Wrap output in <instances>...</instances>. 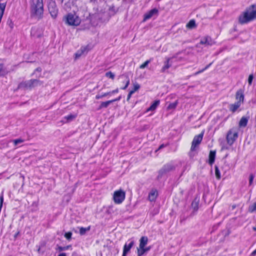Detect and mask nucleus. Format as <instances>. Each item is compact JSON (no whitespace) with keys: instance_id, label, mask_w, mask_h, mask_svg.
<instances>
[{"instance_id":"2f4dec72","label":"nucleus","mask_w":256,"mask_h":256,"mask_svg":"<svg viewBox=\"0 0 256 256\" xmlns=\"http://www.w3.org/2000/svg\"><path fill=\"white\" fill-rule=\"evenodd\" d=\"M7 24L10 26V30L14 28V23L11 19L8 18L6 22Z\"/></svg>"},{"instance_id":"cd10ccee","label":"nucleus","mask_w":256,"mask_h":256,"mask_svg":"<svg viewBox=\"0 0 256 256\" xmlns=\"http://www.w3.org/2000/svg\"><path fill=\"white\" fill-rule=\"evenodd\" d=\"M144 248H138V256H142L144 253L145 252Z\"/></svg>"},{"instance_id":"37998d69","label":"nucleus","mask_w":256,"mask_h":256,"mask_svg":"<svg viewBox=\"0 0 256 256\" xmlns=\"http://www.w3.org/2000/svg\"><path fill=\"white\" fill-rule=\"evenodd\" d=\"M133 94H134V91H132V90H130V92H129V94H128V96L127 100H128L130 99V97H131L132 95Z\"/></svg>"},{"instance_id":"b1692460","label":"nucleus","mask_w":256,"mask_h":256,"mask_svg":"<svg viewBox=\"0 0 256 256\" xmlns=\"http://www.w3.org/2000/svg\"><path fill=\"white\" fill-rule=\"evenodd\" d=\"M215 174L216 178L220 180L221 178L220 171L218 166H215Z\"/></svg>"},{"instance_id":"39448f33","label":"nucleus","mask_w":256,"mask_h":256,"mask_svg":"<svg viewBox=\"0 0 256 256\" xmlns=\"http://www.w3.org/2000/svg\"><path fill=\"white\" fill-rule=\"evenodd\" d=\"M66 22L70 26H77L80 23V18L73 14H68L66 17Z\"/></svg>"},{"instance_id":"f03ea898","label":"nucleus","mask_w":256,"mask_h":256,"mask_svg":"<svg viewBox=\"0 0 256 256\" xmlns=\"http://www.w3.org/2000/svg\"><path fill=\"white\" fill-rule=\"evenodd\" d=\"M256 18V6L252 5L243 14L240 16L239 22L240 24H245Z\"/></svg>"},{"instance_id":"c756f323","label":"nucleus","mask_w":256,"mask_h":256,"mask_svg":"<svg viewBox=\"0 0 256 256\" xmlns=\"http://www.w3.org/2000/svg\"><path fill=\"white\" fill-rule=\"evenodd\" d=\"M15 146H17L19 144H21L24 142V140L22 138H18L16 140H12Z\"/></svg>"},{"instance_id":"9b49d317","label":"nucleus","mask_w":256,"mask_h":256,"mask_svg":"<svg viewBox=\"0 0 256 256\" xmlns=\"http://www.w3.org/2000/svg\"><path fill=\"white\" fill-rule=\"evenodd\" d=\"M158 10L156 8L151 10L144 15V21H146L154 16H158Z\"/></svg>"},{"instance_id":"58836bf2","label":"nucleus","mask_w":256,"mask_h":256,"mask_svg":"<svg viewBox=\"0 0 256 256\" xmlns=\"http://www.w3.org/2000/svg\"><path fill=\"white\" fill-rule=\"evenodd\" d=\"M129 84H130V79L128 76H126V84H125V86L122 88V90H126Z\"/></svg>"},{"instance_id":"2eb2a0df","label":"nucleus","mask_w":256,"mask_h":256,"mask_svg":"<svg viewBox=\"0 0 256 256\" xmlns=\"http://www.w3.org/2000/svg\"><path fill=\"white\" fill-rule=\"evenodd\" d=\"M216 154V151L210 150V152L208 156V163L210 165H212L214 162Z\"/></svg>"},{"instance_id":"ea45409f","label":"nucleus","mask_w":256,"mask_h":256,"mask_svg":"<svg viewBox=\"0 0 256 256\" xmlns=\"http://www.w3.org/2000/svg\"><path fill=\"white\" fill-rule=\"evenodd\" d=\"M253 78H254L253 74H250L248 78V82L249 85L252 84V82Z\"/></svg>"},{"instance_id":"7ed1b4c3","label":"nucleus","mask_w":256,"mask_h":256,"mask_svg":"<svg viewBox=\"0 0 256 256\" xmlns=\"http://www.w3.org/2000/svg\"><path fill=\"white\" fill-rule=\"evenodd\" d=\"M42 84L43 82L38 80L31 79L20 82L18 86V88L24 90H32V88L42 86Z\"/></svg>"},{"instance_id":"79ce46f5","label":"nucleus","mask_w":256,"mask_h":256,"mask_svg":"<svg viewBox=\"0 0 256 256\" xmlns=\"http://www.w3.org/2000/svg\"><path fill=\"white\" fill-rule=\"evenodd\" d=\"M254 178V174H250V178H249V184H252V181H253Z\"/></svg>"},{"instance_id":"9d476101","label":"nucleus","mask_w":256,"mask_h":256,"mask_svg":"<svg viewBox=\"0 0 256 256\" xmlns=\"http://www.w3.org/2000/svg\"><path fill=\"white\" fill-rule=\"evenodd\" d=\"M204 132H202L200 134H199L196 136L192 142V146L190 148L191 151H194L195 150V148L197 146L200 144L201 142L202 138L204 136Z\"/></svg>"},{"instance_id":"a211bd4d","label":"nucleus","mask_w":256,"mask_h":256,"mask_svg":"<svg viewBox=\"0 0 256 256\" xmlns=\"http://www.w3.org/2000/svg\"><path fill=\"white\" fill-rule=\"evenodd\" d=\"M248 122V118L246 117H242L239 122L240 127H246Z\"/></svg>"},{"instance_id":"412c9836","label":"nucleus","mask_w":256,"mask_h":256,"mask_svg":"<svg viewBox=\"0 0 256 256\" xmlns=\"http://www.w3.org/2000/svg\"><path fill=\"white\" fill-rule=\"evenodd\" d=\"M112 104V101L108 100L106 102H102L99 106L98 110H101L102 108H106L108 106Z\"/></svg>"},{"instance_id":"f3484780","label":"nucleus","mask_w":256,"mask_h":256,"mask_svg":"<svg viewBox=\"0 0 256 256\" xmlns=\"http://www.w3.org/2000/svg\"><path fill=\"white\" fill-rule=\"evenodd\" d=\"M240 105L241 104H240V102H236L234 104H231L230 106V110L232 112H234L240 108Z\"/></svg>"},{"instance_id":"a18cd8bd","label":"nucleus","mask_w":256,"mask_h":256,"mask_svg":"<svg viewBox=\"0 0 256 256\" xmlns=\"http://www.w3.org/2000/svg\"><path fill=\"white\" fill-rule=\"evenodd\" d=\"M120 98H121V97L119 96L118 98H116L110 100V101H112V102H116V101L120 100Z\"/></svg>"},{"instance_id":"dca6fc26","label":"nucleus","mask_w":256,"mask_h":256,"mask_svg":"<svg viewBox=\"0 0 256 256\" xmlns=\"http://www.w3.org/2000/svg\"><path fill=\"white\" fill-rule=\"evenodd\" d=\"M140 243L139 247L140 248H144L147 244L148 238L146 236H142L140 239Z\"/></svg>"},{"instance_id":"f257e3e1","label":"nucleus","mask_w":256,"mask_h":256,"mask_svg":"<svg viewBox=\"0 0 256 256\" xmlns=\"http://www.w3.org/2000/svg\"><path fill=\"white\" fill-rule=\"evenodd\" d=\"M30 12L31 16L40 20L44 16L43 0H30Z\"/></svg>"},{"instance_id":"4be33fe9","label":"nucleus","mask_w":256,"mask_h":256,"mask_svg":"<svg viewBox=\"0 0 256 256\" xmlns=\"http://www.w3.org/2000/svg\"><path fill=\"white\" fill-rule=\"evenodd\" d=\"M186 28L190 29H193L196 27V22L194 20H191L186 24Z\"/></svg>"},{"instance_id":"3c124183","label":"nucleus","mask_w":256,"mask_h":256,"mask_svg":"<svg viewBox=\"0 0 256 256\" xmlns=\"http://www.w3.org/2000/svg\"><path fill=\"white\" fill-rule=\"evenodd\" d=\"M2 68H3V64H0V72H2Z\"/></svg>"},{"instance_id":"c03bdc74","label":"nucleus","mask_w":256,"mask_h":256,"mask_svg":"<svg viewBox=\"0 0 256 256\" xmlns=\"http://www.w3.org/2000/svg\"><path fill=\"white\" fill-rule=\"evenodd\" d=\"M118 92V88H116L114 90H112V92H108V93H110V94H113L114 93H117Z\"/></svg>"},{"instance_id":"f8f14e48","label":"nucleus","mask_w":256,"mask_h":256,"mask_svg":"<svg viewBox=\"0 0 256 256\" xmlns=\"http://www.w3.org/2000/svg\"><path fill=\"white\" fill-rule=\"evenodd\" d=\"M236 98L238 100L237 102H240V104L243 103L244 100V94L242 90L240 89L237 91L236 95Z\"/></svg>"},{"instance_id":"5fc2aeb1","label":"nucleus","mask_w":256,"mask_h":256,"mask_svg":"<svg viewBox=\"0 0 256 256\" xmlns=\"http://www.w3.org/2000/svg\"><path fill=\"white\" fill-rule=\"evenodd\" d=\"M150 250V247L144 248L145 252H147Z\"/></svg>"},{"instance_id":"a878e982","label":"nucleus","mask_w":256,"mask_h":256,"mask_svg":"<svg viewBox=\"0 0 256 256\" xmlns=\"http://www.w3.org/2000/svg\"><path fill=\"white\" fill-rule=\"evenodd\" d=\"M256 210V202L250 205L248 208V211L250 212H252Z\"/></svg>"},{"instance_id":"423d86ee","label":"nucleus","mask_w":256,"mask_h":256,"mask_svg":"<svg viewBox=\"0 0 256 256\" xmlns=\"http://www.w3.org/2000/svg\"><path fill=\"white\" fill-rule=\"evenodd\" d=\"M175 169L174 166L170 163L164 164L158 171V178H160L162 176L174 170Z\"/></svg>"},{"instance_id":"de8ad7c7","label":"nucleus","mask_w":256,"mask_h":256,"mask_svg":"<svg viewBox=\"0 0 256 256\" xmlns=\"http://www.w3.org/2000/svg\"><path fill=\"white\" fill-rule=\"evenodd\" d=\"M3 200H4V198H3V196H2L0 198V207L2 208V202H3Z\"/></svg>"},{"instance_id":"473e14b6","label":"nucleus","mask_w":256,"mask_h":256,"mask_svg":"<svg viewBox=\"0 0 256 256\" xmlns=\"http://www.w3.org/2000/svg\"><path fill=\"white\" fill-rule=\"evenodd\" d=\"M106 76L110 78H112V80H114V74L111 72H106Z\"/></svg>"},{"instance_id":"4c0bfd02","label":"nucleus","mask_w":256,"mask_h":256,"mask_svg":"<svg viewBox=\"0 0 256 256\" xmlns=\"http://www.w3.org/2000/svg\"><path fill=\"white\" fill-rule=\"evenodd\" d=\"M72 233L71 232H68L64 234V237L68 240H70L72 238Z\"/></svg>"},{"instance_id":"20e7f679","label":"nucleus","mask_w":256,"mask_h":256,"mask_svg":"<svg viewBox=\"0 0 256 256\" xmlns=\"http://www.w3.org/2000/svg\"><path fill=\"white\" fill-rule=\"evenodd\" d=\"M238 137V131L236 128H232L228 130L226 135V140L228 144L232 145Z\"/></svg>"},{"instance_id":"c85d7f7f","label":"nucleus","mask_w":256,"mask_h":256,"mask_svg":"<svg viewBox=\"0 0 256 256\" xmlns=\"http://www.w3.org/2000/svg\"><path fill=\"white\" fill-rule=\"evenodd\" d=\"M71 248L70 245L67 246H59L58 247L57 250H58L59 251H63V250H68V248Z\"/></svg>"},{"instance_id":"72a5a7b5","label":"nucleus","mask_w":256,"mask_h":256,"mask_svg":"<svg viewBox=\"0 0 256 256\" xmlns=\"http://www.w3.org/2000/svg\"><path fill=\"white\" fill-rule=\"evenodd\" d=\"M109 94H110V93H108V92L104 93V94H102V95L97 94L96 96V99L98 100V99L102 98L103 97L106 96H108Z\"/></svg>"},{"instance_id":"6e6552de","label":"nucleus","mask_w":256,"mask_h":256,"mask_svg":"<svg viewBox=\"0 0 256 256\" xmlns=\"http://www.w3.org/2000/svg\"><path fill=\"white\" fill-rule=\"evenodd\" d=\"M215 42L209 36H206L202 38L200 42L196 45V48H200L201 44L204 45L205 46H212L215 44Z\"/></svg>"},{"instance_id":"c9c22d12","label":"nucleus","mask_w":256,"mask_h":256,"mask_svg":"<svg viewBox=\"0 0 256 256\" xmlns=\"http://www.w3.org/2000/svg\"><path fill=\"white\" fill-rule=\"evenodd\" d=\"M140 88V84H138V83H135L134 84V88L133 90H132V91H134V92L138 90Z\"/></svg>"},{"instance_id":"49530a36","label":"nucleus","mask_w":256,"mask_h":256,"mask_svg":"<svg viewBox=\"0 0 256 256\" xmlns=\"http://www.w3.org/2000/svg\"><path fill=\"white\" fill-rule=\"evenodd\" d=\"M120 98H121V97L119 96L118 98H116L110 100V101H112V102H116V101L120 100Z\"/></svg>"},{"instance_id":"ddd939ff","label":"nucleus","mask_w":256,"mask_h":256,"mask_svg":"<svg viewBox=\"0 0 256 256\" xmlns=\"http://www.w3.org/2000/svg\"><path fill=\"white\" fill-rule=\"evenodd\" d=\"M134 244V242L131 241L128 244H126L124 246L123 254L122 256H126L127 253Z\"/></svg>"},{"instance_id":"603ef678","label":"nucleus","mask_w":256,"mask_h":256,"mask_svg":"<svg viewBox=\"0 0 256 256\" xmlns=\"http://www.w3.org/2000/svg\"><path fill=\"white\" fill-rule=\"evenodd\" d=\"M256 254V251L254 250V252H252L251 254V256H254Z\"/></svg>"},{"instance_id":"864d4df0","label":"nucleus","mask_w":256,"mask_h":256,"mask_svg":"<svg viewBox=\"0 0 256 256\" xmlns=\"http://www.w3.org/2000/svg\"><path fill=\"white\" fill-rule=\"evenodd\" d=\"M58 256H66L65 253H61Z\"/></svg>"},{"instance_id":"e433bc0d","label":"nucleus","mask_w":256,"mask_h":256,"mask_svg":"<svg viewBox=\"0 0 256 256\" xmlns=\"http://www.w3.org/2000/svg\"><path fill=\"white\" fill-rule=\"evenodd\" d=\"M85 50H86V48H82L80 52H76V58H78L79 57H80L81 56V55L84 52Z\"/></svg>"},{"instance_id":"13d9d810","label":"nucleus","mask_w":256,"mask_h":256,"mask_svg":"<svg viewBox=\"0 0 256 256\" xmlns=\"http://www.w3.org/2000/svg\"><path fill=\"white\" fill-rule=\"evenodd\" d=\"M176 55H174V56H173L172 58H176Z\"/></svg>"},{"instance_id":"a19ab883","label":"nucleus","mask_w":256,"mask_h":256,"mask_svg":"<svg viewBox=\"0 0 256 256\" xmlns=\"http://www.w3.org/2000/svg\"><path fill=\"white\" fill-rule=\"evenodd\" d=\"M212 64V63H210L209 64L207 65L204 69L202 70H201L199 71V72H196V74H198L200 73H201L202 72H203L204 70H206L207 68H208Z\"/></svg>"},{"instance_id":"7c9ffc66","label":"nucleus","mask_w":256,"mask_h":256,"mask_svg":"<svg viewBox=\"0 0 256 256\" xmlns=\"http://www.w3.org/2000/svg\"><path fill=\"white\" fill-rule=\"evenodd\" d=\"M150 60H146L144 64H142L140 66V69H144V68L148 66V65L150 62Z\"/></svg>"},{"instance_id":"8fccbe9b","label":"nucleus","mask_w":256,"mask_h":256,"mask_svg":"<svg viewBox=\"0 0 256 256\" xmlns=\"http://www.w3.org/2000/svg\"><path fill=\"white\" fill-rule=\"evenodd\" d=\"M165 146V145L164 144H161L158 150L162 149V148H164Z\"/></svg>"},{"instance_id":"6e6d98bb","label":"nucleus","mask_w":256,"mask_h":256,"mask_svg":"<svg viewBox=\"0 0 256 256\" xmlns=\"http://www.w3.org/2000/svg\"><path fill=\"white\" fill-rule=\"evenodd\" d=\"M236 208V205H233V206H232V210L234 209V208Z\"/></svg>"},{"instance_id":"5701e85b","label":"nucleus","mask_w":256,"mask_h":256,"mask_svg":"<svg viewBox=\"0 0 256 256\" xmlns=\"http://www.w3.org/2000/svg\"><path fill=\"white\" fill-rule=\"evenodd\" d=\"M90 230V226L88 228H83L81 227L80 228V234L81 235H84L86 234V232Z\"/></svg>"},{"instance_id":"1a4fd4ad","label":"nucleus","mask_w":256,"mask_h":256,"mask_svg":"<svg viewBox=\"0 0 256 256\" xmlns=\"http://www.w3.org/2000/svg\"><path fill=\"white\" fill-rule=\"evenodd\" d=\"M48 8L51 16L56 18L58 13V9L55 2L51 0L48 2Z\"/></svg>"},{"instance_id":"f704fd0d","label":"nucleus","mask_w":256,"mask_h":256,"mask_svg":"<svg viewBox=\"0 0 256 256\" xmlns=\"http://www.w3.org/2000/svg\"><path fill=\"white\" fill-rule=\"evenodd\" d=\"M75 118V116L74 115L70 114L68 116H66L64 118V119L66 120L68 122L70 121Z\"/></svg>"},{"instance_id":"6ab92c4d","label":"nucleus","mask_w":256,"mask_h":256,"mask_svg":"<svg viewBox=\"0 0 256 256\" xmlns=\"http://www.w3.org/2000/svg\"><path fill=\"white\" fill-rule=\"evenodd\" d=\"M160 100H156L151 106H150L148 108L147 111H153L156 110V107L158 106L160 104Z\"/></svg>"},{"instance_id":"393cba45","label":"nucleus","mask_w":256,"mask_h":256,"mask_svg":"<svg viewBox=\"0 0 256 256\" xmlns=\"http://www.w3.org/2000/svg\"><path fill=\"white\" fill-rule=\"evenodd\" d=\"M192 207L194 210H197L198 208V202L194 200L192 204Z\"/></svg>"},{"instance_id":"09e8293b","label":"nucleus","mask_w":256,"mask_h":256,"mask_svg":"<svg viewBox=\"0 0 256 256\" xmlns=\"http://www.w3.org/2000/svg\"><path fill=\"white\" fill-rule=\"evenodd\" d=\"M41 71H42V68H38L35 70L34 73H35L36 72H41Z\"/></svg>"},{"instance_id":"4468645a","label":"nucleus","mask_w":256,"mask_h":256,"mask_svg":"<svg viewBox=\"0 0 256 256\" xmlns=\"http://www.w3.org/2000/svg\"><path fill=\"white\" fill-rule=\"evenodd\" d=\"M158 192L156 190H152L148 194L149 200L151 202L154 201L158 196Z\"/></svg>"},{"instance_id":"4d7b16f0","label":"nucleus","mask_w":256,"mask_h":256,"mask_svg":"<svg viewBox=\"0 0 256 256\" xmlns=\"http://www.w3.org/2000/svg\"><path fill=\"white\" fill-rule=\"evenodd\" d=\"M96 1V0H90V2H94Z\"/></svg>"},{"instance_id":"bb28decb","label":"nucleus","mask_w":256,"mask_h":256,"mask_svg":"<svg viewBox=\"0 0 256 256\" xmlns=\"http://www.w3.org/2000/svg\"><path fill=\"white\" fill-rule=\"evenodd\" d=\"M178 104V102L176 101L174 102L170 103L168 106L169 110L175 108Z\"/></svg>"},{"instance_id":"0eeeda50","label":"nucleus","mask_w":256,"mask_h":256,"mask_svg":"<svg viewBox=\"0 0 256 256\" xmlns=\"http://www.w3.org/2000/svg\"><path fill=\"white\" fill-rule=\"evenodd\" d=\"M125 198V192L121 190L114 192L113 199L116 204H121Z\"/></svg>"},{"instance_id":"aec40b11","label":"nucleus","mask_w":256,"mask_h":256,"mask_svg":"<svg viewBox=\"0 0 256 256\" xmlns=\"http://www.w3.org/2000/svg\"><path fill=\"white\" fill-rule=\"evenodd\" d=\"M170 58H168L166 60V61L164 62V64L161 70V72H164L166 71V70H168V68H170L171 66V64H169V62L170 60Z\"/></svg>"}]
</instances>
